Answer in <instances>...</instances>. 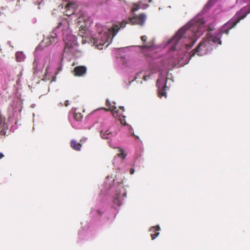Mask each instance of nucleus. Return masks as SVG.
Segmentation results:
<instances>
[{
	"mask_svg": "<svg viewBox=\"0 0 250 250\" xmlns=\"http://www.w3.org/2000/svg\"><path fill=\"white\" fill-rule=\"evenodd\" d=\"M69 104V101L66 100L64 102V105L67 106Z\"/></svg>",
	"mask_w": 250,
	"mask_h": 250,
	"instance_id": "obj_24",
	"label": "nucleus"
},
{
	"mask_svg": "<svg viewBox=\"0 0 250 250\" xmlns=\"http://www.w3.org/2000/svg\"><path fill=\"white\" fill-rule=\"evenodd\" d=\"M167 82V79H165L163 78H160L157 80L156 84L158 88V96L160 98L167 97L166 91L168 88L166 85Z\"/></svg>",
	"mask_w": 250,
	"mask_h": 250,
	"instance_id": "obj_6",
	"label": "nucleus"
},
{
	"mask_svg": "<svg viewBox=\"0 0 250 250\" xmlns=\"http://www.w3.org/2000/svg\"><path fill=\"white\" fill-rule=\"evenodd\" d=\"M81 28H82V30H83V26H81Z\"/></svg>",
	"mask_w": 250,
	"mask_h": 250,
	"instance_id": "obj_28",
	"label": "nucleus"
},
{
	"mask_svg": "<svg viewBox=\"0 0 250 250\" xmlns=\"http://www.w3.org/2000/svg\"><path fill=\"white\" fill-rule=\"evenodd\" d=\"M83 116L81 113L74 112L73 118L76 121H81L83 119Z\"/></svg>",
	"mask_w": 250,
	"mask_h": 250,
	"instance_id": "obj_20",
	"label": "nucleus"
},
{
	"mask_svg": "<svg viewBox=\"0 0 250 250\" xmlns=\"http://www.w3.org/2000/svg\"><path fill=\"white\" fill-rule=\"evenodd\" d=\"M160 230V228L159 226L152 227L150 228L149 231L152 233L150 234L151 239H155L159 234V231Z\"/></svg>",
	"mask_w": 250,
	"mask_h": 250,
	"instance_id": "obj_12",
	"label": "nucleus"
},
{
	"mask_svg": "<svg viewBox=\"0 0 250 250\" xmlns=\"http://www.w3.org/2000/svg\"><path fill=\"white\" fill-rule=\"evenodd\" d=\"M6 125L5 124V118H3L0 114V135H4L6 133Z\"/></svg>",
	"mask_w": 250,
	"mask_h": 250,
	"instance_id": "obj_10",
	"label": "nucleus"
},
{
	"mask_svg": "<svg viewBox=\"0 0 250 250\" xmlns=\"http://www.w3.org/2000/svg\"><path fill=\"white\" fill-rule=\"evenodd\" d=\"M223 34V33H221L220 30H219V33L214 37H212V42L218 44H221L222 42L221 41V37Z\"/></svg>",
	"mask_w": 250,
	"mask_h": 250,
	"instance_id": "obj_15",
	"label": "nucleus"
},
{
	"mask_svg": "<svg viewBox=\"0 0 250 250\" xmlns=\"http://www.w3.org/2000/svg\"><path fill=\"white\" fill-rule=\"evenodd\" d=\"M55 38L54 37L51 36L48 39H46V43L51 44L52 42H55Z\"/></svg>",
	"mask_w": 250,
	"mask_h": 250,
	"instance_id": "obj_21",
	"label": "nucleus"
},
{
	"mask_svg": "<svg viewBox=\"0 0 250 250\" xmlns=\"http://www.w3.org/2000/svg\"><path fill=\"white\" fill-rule=\"evenodd\" d=\"M216 0H210V1H215Z\"/></svg>",
	"mask_w": 250,
	"mask_h": 250,
	"instance_id": "obj_27",
	"label": "nucleus"
},
{
	"mask_svg": "<svg viewBox=\"0 0 250 250\" xmlns=\"http://www.w3.org/2000/svg\"><path fill=\"white\" fill-rule=\"evenodd\" d=\"M114 104H112L107 99L105 103L106 106L108 107L107 109L104 108L105 111H111L112 112L113 116L115 118H119L121 123L124 125H127L125 120V116L123 115V112L125 111L124 107L123 106H120V108L122 110L121 112L119 111V110L117 109V107L115 106V103Z\"/></svg>",
	"mask_w": 250,
	"mask_h": 250,
	"instance_id": "obj_4",
	"label": "nucleus"
},
{
	"mask_svg": "<svg viewBox=\"0 0 250 250\" xmlns=\"http://www.w3.org/2000/svg\"><path fill=\"white\" fill-rule=\"evenodd\" d=\"M125 194V193L122 194H121L120 193H117L114 197V204L117 205L118 206H121L123 203L124 195Z\"/></svg>",
	"mask_w": 250,
	"mask_h": 250,
	"instance_id": "obj_11",
	"label": "nucleus"
},
{
	"mask_svg": "<svg viewBox=\"0 0 250 250\" xmlns=\"http://www.w3.org/2000/svg\"><path fill=\"white\" fill-rule=\"evenodd\" d=\"M147 39V38L146 36H142L141 37V39L142 41L144 42H146Z\"/></svg>",
	"mask_w": 250,
	"mask_h": 250,
	"instance_id": "obj_22",
	"label": "nucleus"
},
{
	"mask_svg": "<svg viewBox=\"0 0 250 250\" xmlns=\"http://www.w3.org/2000/svg\"><path fill=\"white\" fill-rule=\"evenodd\" d=\"M70 146L73 149L76 151H80L82 146L80 143H77L76 141L73 140H71L70 142Z\"/></svg>",
	"mask_w": 250,
	"mask_h": 250,
	"instance_id": "obj_14",
	"label": "nucleus"
},
{
	"mask_svg": "<svg viewBox=\"0 0 250 250\" xmlns=\"http://www.w3.org/2000/svg\"><path fill=\"white\" fill-rule=\"evenodd\" d=\"M119 150V153L117 154L118 157L121 158L123 160L125 159L126 155L124 153V150L121 147L117 148Z\"/></svg>",
	"mask_w": 250,
	"mask_h": 250,
	"instance_id": "obj_19",
	"label": "nucleus"
},
{
	"mask_svg": "<svg viewBox=\"0 0 250 250\" xmlns=\"http://www.w3.org/2000/svg\"><path fill=\"white\" fill-rule=\"evenodd\" d=\"M93 43L99 49H102L103 46L104 44L103 41L99 42V40L97 38H93Z\"/></svg>",
	"mask_w": 250,
	"mask_h": 250,
	"instance_id": "obj_16",
	"label": "nucleus"
},
{
	"mask_svg": "<svg viewBox=\"0 0 250 250\" xmlns=\"http://www.w3.org/2000/svg\"><path fill=\"white\" fill-rule=\"evenodd\" d=\"M76 8V4L73 2L68 3L65 7V15L67 16H70L75 12V9Z\"/></svg>",
	"mask_w": 250,
	"mask_h": 250,
	"instance_id": "obj_9",
	"label": "nucleus"
},
{
	"mask_svg": "<svg viewBox=\"0 0 250 250\" xmlns=\"http://www.w3.org/2000/svg\"><path fill=\"white\" fill-rule=\"evenodd\" d=\"M169 65L167 63V61H163L160 63H156L154 66L150 67L151 73L149 75H144L143 76V79L144 81H146L149 79L150 74L156 73L158 71L162 72L164 69L168 68Z\"/></svg>",
	"mask_w": 250,
	"mask_h": 250,
	"instance_id": "obj_5",
	"label": "nucleus"
},
{
	"mask_svg": "<svg viewBox=\"0 0 250 250\" xmlns=\"http://www.w3.org/2000/svg\"><path fill=\"white\" fill-rule=\"evenodd\" d=\"M250 13V7L245 6L243 7L220 28L221 33L228 35L229 30L235 27L241 20L244 19Z\"/></svg>",
	"mask_w": 250,
	"mask_h": 250,
	"instance_id": "obj_2",
	"label": "nucleus"
},
{
	"mask_svg": "<svg viewBox=\"0 0 250 250\" xmlns=\"http://www.w3.org/2000/svg\"><path fill=\"white\" fill-rule=\"evenodd\" d=\"M154 42L153 40H152L146 42V43L145 45L141 46L140 47L142 49L145 48L151 49L154 47Z\"/></svg>",
	"mask_w": 250,
	"mask_h": 250,
	"instance_id": "obj_17",
	"label": "nucleus"
},
{
	"mask_svg": "<svg viewBox=\"0 0 250 250\" xmlns=\"http://www.w3.org/2000/svg\"><path fill=\"white\" fill-rule=\"evenodd\" d=\"M195 42V33L193 32L192 28L183 27L168 43L173 44L174 49L178 48L179 44H180L181 47L184 46L188 50L193 46Z\"/></svg>",
	"mask_w": 250,
	"mask_h": 250,
	"instance_id": "obj_1",
	"label": "nucleus"
},
{
	"mask_svg": "<svg viewBox=\"0 0 250 250\" xmlns=\"http://www.w3.org/2000/svg\"><path fill=\"white\" fill-rule=\"evenodd\" d=\"M132 135H133V136L135 137V139H139V137H138V136H136V135L134 134V133H132Z\"/></svg>",
	"mask_w": 250,
	"mask_h": 250,
	"instance_id": "obj_26",
	"label": "nucleus"
},
{
	"mask_svg": "<svg viewBox=\"0 0 250 250\" xmlns=\"http://www.w3.org/2000/svg\"><path fill=\"white\" fill-rule=\"evenodd\" d=\"M4 157V154L0 152V160L1 159H2V158H3Z\"/></svg>",
	"mask_w": 250,
	"mask_h": 250,
	"instance_id": "obj_25",
	"label": "nucleus"
},
{
	"mask_svg": "<svg viewBox=\"0 0 250 250\" xmlns=\"http://www.w3.org/2000/svg\"><path fill=\"white\" fill-rule=\"evenodd\" d=\"M87 68L84 66H78L73 69V74L75 76H83L86 72Z\"/></svg>",
	"mask_w": 250,
	"mask_h": 250,
	"instance_id": "obj_8",
	"label": "nucleus"
},
{
	"mask_svg": "<svg viewBox=\"0 0 250 250\" xmlns=\"http://www.w3.org/2000/svg\"><path fill=\"white\" fill-rule=\"evenodd\" d=\"M101 137L105 139H110L112 137V131L110 129L105 131L102 130L100 132Z\"/></svg>",
	"mask_w": 250,
	"mask_h": 250,
	"instance_id": "obj_13",
	"label": "nucleus"
},
{
	"mask_svg": "<svg viewBox=\"0 0 250 250\" xmlns=\"http://www.w3.org/2000/svg\"><path fill=\"white\" fill-rule=\"evenodd\" d=\"M146 19V15L144 14H141L133 18H129V22L123 21L120 22L119 24H113V26L109 29V31L112 34V37H114L117 34L119 29L121 28L125 27L127 23H131L132 25L138 24L143 25L145 23Z\"/></svg>",
	"mask_w": 250,
	"mask_h": 250,
	"instance_id": "obj_3",
	"label": "nucleus"
},
{
	"mask_svg": "<svg viewBox=\"0 0 250 250\" xmlns=\"http://www.w3.org/2000/svg\"><path fill=\"white\" fill-rule=\"evenodd\" d=\"M134 171H135V170H134V168H130V170H129L130 174H134Z\"/></svg>",
	"mask_w": 250,
	"mask_h": 250,
	"instance_id": "obj_23",
	"label": "nucleus"
},
{
	"mask_svg": "<svg viewBox=\"0 0 250 250\" xmlns=\"http://www.w3.org/2000/svg\"><path fill=\"white\" fill-rule=\"evenodd\" d=\"M206 41H202L198 46L193 50L190 57L194 56L196 54L199 56H201L206 53Z\"/></svg>",
	"mask_w": 250,
	"mask_h": 250,
	"instance_id": "obj_7",
	"label": "nucleus"
},
{
	"mask_svg": "<svg viewBox=\"0 0 250 250\" xmlns=\"http://www.w3.org/2000/svg\"><path fill=\"white\" fill-rule=\"evenodd\" d=\"M73 48V45H72V43L68 42H65V45L64 49V51H66V52L68 51V52H72Z\"/></svg>",
	"mask_w": 250,
	"mask_h": 250,
	"instance_id": "obj_18",
	"label": "nucleus"
},
{
	"mask_svg": "<svg viewBox=\"0 0 250 250\" xmlns=\"http://www.w3.org/2000/svg\"><path fill=\"white\" fill-rule=\"evenodd\" d=\"M60 104L61 106H62V103H60Z\"/></svg>",
	"mask_w": 250,
	"mask_h": 250,
	"instance_id": "obj_29",
	"label": "nucleus"
}]
</instances>
